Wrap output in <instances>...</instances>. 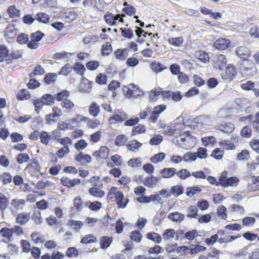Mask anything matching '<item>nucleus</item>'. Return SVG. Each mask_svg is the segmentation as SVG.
Returning <instances> with one entry per match:
<instances>
[{
  "label": "nucleus",
  "instance_id": "nucleus-40",
  "mask_svg": "<svg viewBox=\"0 0 259 259\" xmlns=\"http://www.w3.org/2000/svg\"><path fill=\"white\" fill-rule=\"evenodd\" d=\"M68 225L71 226L77 232L81 228L83 225V223L81 221L70 220L68 221Z\"/></svg>",
  "mask_w": 259,
  "mask_h": 259
},
{
  "label": "nucleus",
  "instance_id": "nucleus-39",
  "mask_svg": "<svg viewBox=\"0 0 259 259\" xmlns=\"http://www.w3.org/2000/svg\"><path fill=\"white\" fill-rule=\"evenodd\" d=\"M148 239L153 241L154 242L159 243L161 241V236L155 232H150L147 234Z\"/></svg>",
  "mask_w": 259,
  "mask_h": 259
},
{
  "label": "nucleus",
  "instance_id": "nucleus-21",
  "mask_svg": "<svg viewBox=\"0 0 259 259\" xmlns=\"http://www.w3.org/2000/svg\"><path fill=\"white\" fill-rule=\"evenodd\" d=\"M83 207V204L82 202L81 199L80 197L77 196L73 200V206L72 210L76 212L80 211Z\"/></svg>",
  "mask_w": 259,
  "mask_h": 259
},
{
  "label": "nucleus",
  "instance_id": "nucleus-27",
  "mask_svg": "<svg viewBox=\"0 0 259 259\" xmlns=\"http://www.w3.org/2000/svg\"><path fill=\"white\" fill-rule=\"evenodd\" d=\"M89 192L91 195L96 197L101 198L105 195V192L103 190L96 187L90 188Z\"/></svg>",
  "mask_w": 259,
  "mask_h": 259
},
{
  "label": "nucleus",
  "instance_id": "nucleus-36",
  "mask_svg": "<svg viewBox=\"0 0 259 259\" xmlns=\"http://www.w3.org/2000/svg\"><path fill=\"white\" fill-rule=\"evenodd\" d=\"M198 210L196 206L191 205L188 209V212H189L187 215V217L190 218H197L198 214L197 213Z\"/></svg>",
  "mask_w": 259,
  "mask_h": 259
},
{
  "label": "nucleus",
  "instance_id": "nucleus-42",
  "mask_svg": "<svg viewBox=\"0 0 259 259\" xmlns=\"http://www.w3.org/2000/svg\"><path fill=\"white\" fill-rule=\"evenodd\" d=\"M57 76V74L55 73H48L45 75L44 78L45 82L47 84H50L56 80Z\"/></svg>",
  "mask_w": 259,
  "mask_h": 259
},
{
  "label": "nucleus",
  "instance_id": "nucleus-44",
  "mask_svg": "<svg viewBox=\"0 0 259 259\" xmlns=\"http://www.w3.org/2000/svg\"><path fill=\"white\" fill-rule=\"evenodd\" d=\"M0 177L3 185H7L12 182V176L9 172H4L0 175Z\"/></svg>",
  "mask_w": 259,
  "mask_h": 259
},
{
  "label": "nucleus",
  "instance_id": "nucleus-8",
  "mask_svg": "<svg viewBox=\"0 0 259 259\" xmlns=\"http://www.w3.org/2000/svg\"><path fill=\"white\" fill-rule=\"evenodd\" d=\"M229 44V39L220 38L214 41L213 46L218 50H225L228 48Z\"/></svg>",
  "mask_w": 259,
  "mask_h": 259
},
{
  "label": "nucleus",
  "instance_id": "nucleus-62",
  "mask_svg": "<svg viewBox=\"0 0 259 259\" xmlns=\"http://www.w3.org/2000/svg\"><path fill=\"white\" fill-rule=\"evenodd\" d=\"M127 139L123 135H120L117 136L115 139V144L116 146H120L124 145Z\"/></svg>",
  "mask_w": 259,
  "mask_h": 259
},
{
  "label": "nucleus",
  "instance_id": "nucleus-34",
  "mask_svg": "<svg viewBox=\"0 0 259 259\" xmlns=\"http://www.w3.org/2000/svg\"><path fill=\"white\" fill-rule=\"evenodd\" d=\"M36 19L39 22L46 24L49 22L50 16L43 12L38 13Z\"/></svg>",
  "mask_w": 259,
  "mask_h": 259
},
{
  "label": "nucleus",
  "instance_id": "nucleus-30",
  "mask_svg": "<svg viewBox=\"0 0 259 259\" xmlns=\"http://www.w3.org/2000/svg\"><path fill=\"white\" fill-rule=\"evenodd\" d=\"M198 59L204 63H207L209 61L208 54L204 51H199L196 54Z\"/></svg>",
  "mask_w": 259,
  "mask_h": 259
},
{
  "label": "nucleus",
  "instance_id": "nucleus-33",
  "mask_svg": "<svg viewBox=\"0 0 259 259\" xmlns=\"http://www.w3.org/2000/svg\"><path fill=\"white\" fill-rule=\"evenodd\" d=\"M7 13L11 18H17L20 16V12L17 10L15 6L13 5L10 6L8 10Z\"/></svg>",
  "mask_w": 259,
  "mask_h": 259
},
{
  "label": "nucleus",
  "instance_id": "nucleus-20",
  "mask_svg": "<svg viewBox=\"0 0 259 259\" xmlns=\"http://www.w3.org/2000/svg\"><path fill=\"white\" fill-rule=\"evenodd\" d=\"M176 169L173 167L164 168L161 171L162 177L164 178H169L176 174Z\"/></svg>",
  "mask_w": 259,
  "mask_h": 259
},
{
  "label": "nucleus",
  "instance_id": "nucleus-18",
  "mask_svg": "<svg viewBox=\"0 0 259 259\" xmlns=\"http://www.w3.org/2000/svg\"><path fill=\"white\" fill-rule=\"evenodd\" d=\"M218 129L225 133H231L234 130V125L232 123L222 124L218 126Z\"/></svg>",
  "mask_w": 259,
  "mask_h": 259
},
{
  "label": "nucleus",
  "instance_id": "nucleus-19",
  "mask_svg": "<svg viewBox=\"0 0 259 259\" xmlns=\"http://www.w3.org/2000/svg\"><path fill=\"white\" fill-rule=\"evenodd\" d=\"M185 218V215L180 213L179 212H174L170 213L168 215V218L173 222L180 223Z\"/></svg>",
  "mask_w": 259,
  "mask_h": 259
},
{
  "label": "nucleus",
  "instance_id": "nucleus-10",
  "mask_svg": "<svg viewBox=\"0 0 259 259\" xmlns=\"http://www.w3.org/2000/svg\"><path fill=\"white\" fill-rule=\"evenodd\" d=\"M226 74L222 75L224 79H232L237 74V71L235 67L232 64H229L226 66Z\"/></svg>",
  "mask_w": 259,
  "mask_h": 259
},
{
  "label": "nucleus",
  "instance_id": "nucleus-48",
  "mask_svg": "<svg viewBox=\"0 0 259 259\" xmlns=\"http://www.w3.org/2000/svg\"><path fill=\"white\" fill-rule=\"evenodd\" d=\"M40 139L41 143L45 145H48L49 141L51 139V136L45 131H42L40 134Z\"/></svg>",
  "mask_w": 259,
  "mask_h": 259
},
{
  "label": "nucleus",
  "instance_id": "nucleus-45",
  "mask_svg": "<svg viewBox=\"0 0 259 259\" xmlns=\"http://www.w3.org/2000/svg\"><path fill=\"white\" fill-rule=\"evenodd\" d=\"M251 183L249 185L250 189L255 190L259 189V177L253 176L251 178Z\"/></svg>",
  "mask_w": 259,
  "mask_h": 259
},
{
  "label": "nucleus",
  "instance_id": "nucleus-28",
  "mask_svg": "<svg viewBox=\"0 0 259 259\" xmlns=\"http://www.w3.org/2000/svg\"><path fill=\"white\" fill-rule=\"evenodd\" d=\"M183 41V38L181 36L177 37H170L168 39V42L170 45L177 47L181 46Z\"/></svg>",
  "mask_w": 259,
  "mask_h": 259
},
{
  "label": "nucleus",
  "instance_id": "nucleus-24",
  "mask_svg": "<svg viewBox=\"0 0 259 259\" xmlns=\"http://www.w3.org/2000/svg\"><path fill=\"white\" fill-rule=\"evenodd\" d=\"M160 179V178H156L152 176L151 177L146 178L144 184L146 186L152 187L157 184Z\"/></svg>",
  "mask_w": 259,
  "mask_h": 259
},
{
  "label": "nucleus",
  "instance_id": "nucleus-50",
  "mask_svg": "<svg viewBox=\"0 0 259 259\" xmlns=\"http://www.w3.org/2000/svg\"><path fill=\"white\" fill-rule=\"evenodd\" d=\"M239 180L236 177H230L226 181L225 184L223 186V187H226L228 186H234L238 183Z\"/></svg>",
  "mask_w": 259,
  "mask_h": 259
},
{
  "label": "nucleus",
  "instance_id": "nucleus-25",
  "mask_svg": "<svg viewBox=\"0 0 259 259\" xmlns=\"http://www.w3.org/2000/svg\"><path fill=\"white\" fill-rule=\"evenodd\" d=\"M112 237L107 236H102L100 238V245L101 248L103 249H107L112 242Z\"/></svg>",
  "mask_w": 259,
  "mask_h": 259
},
{
  "label": "nucleus",
  "instance_id": "nucleus-5",
  "mask_svg": "<svg viewBox=\"0 0 259 259\" xmlns=\"http://www.w3.org/2000/svg\"><path fill=\"white\" fill-rule=\"evenodd\" d=\"M52 110V113L46 115V119L47 124H50L53 122H56L57 120L54 118L60 117L62 115L61 110L57 107H54Z\"/></svg>",
  "mask_w": 259,
  "mask_h": 259
},
{
  "label": "nucleus",
  "instance_id": "nucleus-6",
  "mask_svg": "<svg viewBox=\"0 0 259 259\" xmlns=\"http://www.w3.org/2000/svg\"><path fill=\"white\" fill-rule=\"evenodd\" d=\"M25 204V201L23 199H13L11 202V207L10 209L12 213L14 215L16 213L15 210H18L22 209Z\"/></svg>",
  "mask_w": 259,
  "mask_h": 259
},
{
  "label": "nucleus",
  "instance_id": "nucleus-37",
  "mask_svg": "<svg viewBox=\"0 0 259 259\" xmlns=\"http://www.w3.org/2000/svg\"><path fill=\"white\" fill-rule=\"evenodd\" d=\"M16 34V30L13 26L7 27L5 31V35L9 38L15 37Z\"/></svg>",
  "mask_w": 259,
  "mask_h": 259
},
{
  "label": "nucleus",
  "instance_id": "nucleus-32",
  "mask_svg": "<svg viewBox=\"0 0 259 259\" xmlns=\"http://www.w3.org/2000/svg\"><path fill=\"white\" fill-rule=\"evenodd\" d=\"M184 192V187L182 185L173 186L170 189V193L175 197H178Z\"/></svg>",
  "mask_w": 259,
  "mask_h": 259
},
{
  "label": "nucleus",
  "instance_id": "nucleus-55",
  "mask_svg": "<svg viewBox=\"0 0 259 259\" xmlns=\"http://www.w3.org/2000/svg\"><path fill=\"white\" fill-rule=\"evenodd\" d=\"M175 231L172 229H168L163 234V238L166 240H170L174 238Z\"/></svg>",
  "mask_w": 259,
  "mask_h": 259
},
{
  "label": "nucleus",
  "instance_id": "nucleus-41",
  "mask_svg": "<svg viewBox=\"0 0 259 259\" xmlns=\"http://www.w3.org/2000/svg\"><path fill=\"white\" fill-rule=\"evenodd\" d=\"M176 175L181 179L186 180L191 175V174L188 170L184 168L176 172Z\"/></svg>",
  "mask_w": 259,
  "mask_h": 259
},
{
  "label": "nucleus",
  "instance_id": "nucleus-23",
  "mask_svg": "<svg viewBox=\"0 0 259 259\" xmlns=\"http://www.w3.org/2000/svg\"><path fill=\"white\" fill-rule=\"evenodd\" d=\"M30 219V214L27 213H19L16 218V222L20 225L26 223Z\"/></svg>",
  "mask_w": 259,
  "mask_h": 259
},
{
  "label": "nucleus",
  "instance_id": "nucleus-58",
  "mask_svg": "<svg viewBox=\"0 0 259 259\" xmlns=\"http://www.w3.org/2000/svg\"><path fill=\"white\" fill-rule=\"evenodd\" d=\"M249 157L250 154L249 151L246 150H243L238 154L237 159L238 160H246Z\"/></svg>",
  "mask_w": 259,
  "mask_h": 259
},
{
  "label": "nucleus",
  "instance_id": "nucleus-13",
  "mask_svg": "<svg viewBox=\"0 0 259 259\" xmlns=\"http://www.w3.org/2000/svg\"><path fill=\"white\" fill-rule=\"evenodd\" d=\"M61 107L64 109V112L69 113L74 107V103L68 98L60 103Z\"/></svg>",
  "mask_w": 259,
  "mask_h": 259
},
{
  "label": "nucleus",
  "instance_id": "nucleus-12",
  "mask_svg": "<svg viewBox=\"0 0 259 259\" xmlns=\"http://www.w3.org/2000/svg\"><path fill=\"white\" fill-rule=\"evenodd\" d=\"M137 91H141L140 89L134 84H130L127 88L126 95L129 97H137L140 95V94L137 93Z\"/></svg>",
  "mask_w": 259,
  "mask_h": 259
},
{
  "label": "nucleus",
  "instance_id": "nucleus-1",
  "mask_svg": "<svg viewBox=\"0 0 259 259\" xmlns=\"http://www.w3.org/2000/svg\"><path fill=\"white\" fill-rule=\"evenodd\" d=\"M127 114L122 110H115L114 114L110 117L109 121L110 124H118L127 118Z\"/></svg>",
  "mask_w": 259,
  "mask_h": 259
},
{
  "label": "nucleus",
  "instance_id": "nucleus-16",
  "mask_svg": "<svg viewBox=\"0 0 259 259\" xmlns=\"http://www.w3.org/2000/svg\"><path fill=\"white\" fill-rule=\"evenodd\" d=\"M75 160L80 162L82 165L89 163L91 160V156L87 154H82L80 153L77 155L75 158Z\"/></svg>",
  "mask_w": 259,
  "mask_h": 259
},
{
  "label": "nucleus",
  "instance_id": "nucleus-51",
  "mask_svg": "<svg viewBox=\"0 0 259 259\" xmlns=\"http://www.w3.org/2000/svg\"><path fill=\"white\" fill-rule=\"evenodd\" d=\"M30 159L29 155L25 153H21L17 155L16 160L19 164L28 161Z\"/></svg>",
  "mask_w": 259,
  "mask_h": 259
},
{
  "label": "nucleus",
  "instance_id": "nucleus-22",
  "mask_svg": "<svg viewBox=\"0 0 259 259\" xmlns=\"http://www.w3.org/2000/svg\"><path fill=\"white\" fill-rule=\"evenodd\" d=\"M69 92L66 90H63L60 92L57 93L54 96L55 100H56L57 101H60L61 102H63V101H64L65 100L67 99L69 96Z\"/></svg>",
  "mask_w": 259,
  "mask_h": 259
},
{
  "label": "nucleus",
  "instance_id": "nucleus-35",
  "mask_svg": "<svg viewBox=\"0 0 259 259\" xmlns=\"http://www.w3.org/2000/svg\"><path fill=\"white\" fill-rule=\"evenodd\" d=\"M97 241L96 237L93 235L89 234L83 237L80 241V243L82 244H89L91 243H95Z\"/></svg>",
  "mask_w": 259,
  "mask_h": 259
},
{
  "label": "nucleus",
  "instance_id": "nucleus-46",
  "mask_svg": "<svg viewBox=\"0 0 259 259\" xmlns=\"http://www.w3.org/2000/svg\"><path fill=\"white\" fill-rule=\"evenodd\" d=\"M0 233L4 237L7 238L9 240L13 236L11 228H3L0 231Z\"/></svg>",
  "mask_w": 259,
  "mask_h": 259
},
{
  "label": "nucleus",
  "instance_id": "nucleus-11",
  "mask_svg": "<svg viewBox=\"0 0 259 259\" xmlns=\"http://www.w3.org/2000/svg\"><path fill=\"white\" fill-rule=\"evenodd\" d=\"M61 184L65 186L72 187L76 185L79 184L80 183V180L78 179L70 180L66 177H62L61 179Z\"/></svg>",
  "mask_w": 259,
  "mask_h": 259
},
{
  "label": "nucleus",
  "instance_id": "nucleus-3",
  "mask_svg": "<svg viewBox=\"0 0 259 259\" xmlns=\"http://www.w3.org/2000/svg\"><path fill=\"white\" fill-rule=\"evenodd\" d=\"M166 108V106L163 104L156 106L152 110L151 116L149 118L150 122L154 123L156 121L159 115Z\"/></svg>",
  "mask_w": 259,
  "mask_h": 259
},
{
  "label": "nucleus",
  "instance_id": "nucleus-14",
  "mask_svg": "<svg viewBox=\"0 0 259 259\" xmlns=\"http://www.w3.org/2000/svg\"><path fill=\"white\" fill-rule=\"evenodd\" d=\"M9 203L8 198L3 193L0 192V209L2 216H4V210L8 207Z\"/></svg>",
  "mask_w": 259,
  "mask_h": 259
},
{
  "label": "nucleus",
  "instance_id": "nucleus-15",
  "mask_svg": "<svg viewBox=\"0 0 259 259\" xmlns=\"http://www.w3.org/2000/svg\"><path fill=\"white\" fill-rule=\"evenodd\" d=\"M100 110V106L95 102H92L89 106V112L94 117L97 116Z\"/></svg>",
  "mask_w": 259,
  "mask_h": 259
},
{
  "label": "nucleus",
  "instance_id": "nucleus-38",
  "mask_svg": "<svg viewBox=\"0 0 259 259\" xmlns=\"http://www.w3.org/2000/svg\"><path fill=\"white\" fill-rule=\"evenodd\" d=\"M197 159L196 153L192 152H187L183 157V159L186 162H191L195 161Z\"/></svg>",
  "mask_w": 259,
  "mask_h": 259
},
{
  "label": "nucleus",
  "instance_id": "nucleus-2",
  "mask_svg": "<svg viewBox=\"0 0 259 259\" xmlns=\"http://www.w3.org/2000/svg\"><path fill=\"white\" fill-rule=\"evenodd\" d=\"M227 60L226 56L223 54L216 55L213 58V66L216 69L223 70L226 67Z\"/></svg>",
  "mask_w": 259,
  "mask_h": 259
},
{
  "label": "nucleus",
  "instance_id": "nucleus-9",
  "mask_svg": "<svg viewBox=\"0 0 259 259\" xmlns=\"http://www.w3.org/2000/svg\"><path fill=\"white\" fill-rule=\"evenodd\" d=\"M236 53L241 59L246 60L248 58L250 55V50L246 47L240 46L236 49Z\"/></svg>",
  "mask_w": 259,
  "mask_h": 259
},
{
  "label": "nucleus",
  "instance_id": "nucleus-4",
  "mask_svg": "<svg viewBox=\"0 0 259 259\" xmlns=\"http://www.w3.org/2000/svg\"><path fill=\"white\" fill-rule=\"evenodd\" d=\"M114 197L118 208H124L128 202V199L124 198L123 194L120 191L115 192Z\"/></svg>",
  "mask_w": 259,
  "mask_h": 259
},
{
  "label": "nucleus",
  "instance_id": "nucleus-64",
  "mask_svg": "<svg viewBox=\"0 0 259 259\" xmlns=\"http://www.w3.org/2000/svg\"><path fill=\"white\" fill-rule=\"evenodd\" d=\"M163 137L160 135H157L152 137L150 140V144L151 145H158L162 141Z\"/></svg>",
  "mask_w": 259,
  "mask_h": 259
},
{
  "label": "nucleus",
  "instance_id": "nucleus-47",
  "mask_svg": "<svg viewBox=\"0 0 259 259\" xmlns=\"http://www.w3.org/2000/svg\"><path fill=\"white\" fill-rule=\"evenodd\" d=\"M130 237L134 241L139 243L141 241L142 235L139 231L135 230L132 232Z\"/></svg>",
  "mask_w": 259,
  "mask_h": 259
},
{
  "label": "nucleus",
  "instance_id": "nucleus-17",
  "mask_svg": "<svg viewBox=\"0 0 259 259\" xmlns=\"http://www.w3.org/2000/svg\"><path fill=\"white\" fill-rule=\"evenodd\" d=\"M97 158L106 159L109 154V149L106 146H102L98 151L94 154Z\"/></svg>",
  "mask_w": 259,
  "mask_h": 259
},
{
  "label": "nucleus",
  "instance_id": "nucleus-57",
  "mask_svg": "<svg viewBox=\"0 0 259 259\" xmlns=\"http://www.w3.org/2000/svg\"><path fill=\"white\" fill-rule=\"evenodd\" d=\"M165 157V154L163 152L158 153L153 156L151 157L150 160L153 163H157L159 161L163 160Z\"/></svg>",
  "mask_w": 259,
  "mask_h": 259
},
{
  "label": "nucleus",
  "instance_id": "nucleus-60",
  "mask_svg": "<svg viewBox=\"0 0 259 259\" xmlns=\"http://www.w3.org/2000/svg\"><path fill=\"white\" fill-rule=\"evenodd\" d=\"M219 145L227 150L233 149L235 147L234 144L228 140H223L219 142Z\"/></svg>",
  "mask_w": 259,
  "mask_h": 259
},
{
  "label": "nucleus",
  "instance_id": "nucleus-54",
  "mask_svg": "<svg viewBox=\"0 0 259 259\" xmlns=\"http://www.w3.org/2000/svg\"><path fill=\"white\" fill-rule=\"evenodd\" d=\"M66 255L69 257H77L78 255V251L75 247H70L67 249Z\"/></svg>",
  "mask_w": 259,
  "mask_h": 259
},
{
  "label": "nucleus",
  "instance_id": "nucleus-49",
  "mask_svg": "<svg viewBox=\"0 0 259 259\" xmlns=\"http://www.w3.org/2000/svg\"><path fill=\"white\" fill-rule=\"evenodd\" d=\"M126 49L120 50L118 49L114 52L115 55L117 59L121 60H125L127 57V54L125 53Z\"/></svg>",
  "mask_w": 259,
  "mask_h": 259
},
{
  "label": "nucleus",
  "instance_id": "nucleus-31",
  "mask_svg": "<svg viewBox=\"0 0 259 259\" xmlns=\"http://www.w3.org/2000/svg\"><path fill=\"white\" fill-rule=\"evenodd\" d=\"M201 191V189L198 186L189 187L186 189V195L189 197H192L195 194L200 192Z\"/></svg>",
  "mask_w": 259,
  "mask_h": 259
},
{
  "label": "nucleus",
  "instance_id": "nucleus-26",
  "mask_svg": "<svg viewBox=\"0 0 259 259\" xmlns=\"http://www.w3.org/2000/svg\"><path fill=\"white\" fill-rule=\"evenodd\" d=\"M142 146V144L137 140H134L131 141L126 145L127 148L132 151L136 152L139 150V148Z\"/></svg>",
  "mask_w": 259,
  "mask_h": 259
},
{
  "label": "nucleus",
  "instance_id": "nucleus-63",
  "mask_svg": "<svg viewBox=\"0 0 259 259\" xmlns=\"http://www.w3.org/2000/svg\"><path fill=\"white\" fill-rule=\"evenodd\" d=\"M104 19L106 22L110 25H115L114 15L111 13H108L104 15Z\"/></svg>",
  "mask_w": 259,
  "mask_h": 259
},
{
  "label": "nucleus",
  "instance_id": "nucleus-61",
  "mask_svg": "<svg viewBox=\"0 0 259 259\" xmlns=\"http://www.w3.org/2000/svg\"><path fill=\"white\" fill-rule=\"evenodd\" d=\"M121 35L127 38H132L134 36V32L131 28H122L121 29Z\"/></svg>",
  "mask_w": 259,
  "mask_h": 259
},
{
  "label": "nucleus",
  "instance_id": "nucleus-43",
  "mask_svg": "<svg viewBox=\"0 0 259 259\" xmlns=\"http://www.w3.org/2000/svg\"><path fill=\"white\" fill-rule=\"evenodd\" d=\"M72 69H73L76 73L79 74L81 75L84 74V72L85 71V68L84 65L79 62L75 63Z\"/></svg>",
  "mask_w": 259,
  "mask_h": 259
},
{
  "label": "nucleus",
  "instance_id": "nucleus-7",
  "mask_svg": "<svg viewBox=\"0 0 259 259\" xmlns=\"http://www.w3.org/2000/svg\"><path fill=\"white\" fill-rule=\"evenodd\" d=\"M250 66L244 67V68L241 69V73L243 76L246 78L254 75L256 71L255 64L252 62H250Z\"/></svg>",
  "mask_w": 259,
  "mask_h": 259
},
{
  "label": "nucleus",
  "instance_id": "nucleus-59",
  "mask_svg": "<svg viewBox=\"0 0 259 259\" xmlns=\"http://www.w3.org/2000/svg\"><path fill=\"white\" fill-rule=\"evenodd\" d=\"M72 70V66L69 64H66L63 67H62L60 71L59 74L67 76L68 74H69Z\"/></svg>",
  "mask_w": 259,
  "mask_h": 259
},
{
  "label": "nucleus",
  "instance_id": "nucleus-52",
  "mask_svg": "<svg viewBox=\"0 0 259 259\" xmlns=\"http://www.w3.org/2000/svg\"><path fill=\"white\" fill-rule=\"evenodd\" d=\"M226 210L227 209L224 206H219L217 209V215L222 219L226 220L227 218Z\"/></svg>",
  "mask_w": 259,
  "mask_h": 259
},
{
  "label": "nucleus",
  "instance_id": "nucleus-56",
  "mask_svg": "<svg viewBox=\"0 0 259 259\" xmlns=\"http://www.w3.org/2000/svg\"><path fill=\"white\" fill-rule=\"evenodd\" d=\"M146 131V128L144 125L142 124H139L138 125L134 127L132 131V135L133 136L137 134L144 133Z\"/></svg>",
  "mask_w": 259,
  "mask_h": 259
},
{
  "label": "nucleus",
  "instance_id": "nucleus-29",
  "mask_svg": "<svg viewBox=\"0 0 259 259\" xmlns=\"http://www.w3.org/2000/svg\"><path fill=\"white\" fill-rule=\"evenodd\" d=\"M41 100L45 103V105L50 106L54 103L55 98L54 96L51 94H46L44 95L41 97Z\"/></svg>",
  "mask_w": 259,
  "mask_h": 259
},
{
  "label": "nucleus",
  "instance_id": "nucleus-53",
  "mask_svg": "<svg viewBox=\"0 0 259 259\" xmlns=\"http://www.w3.org/2000/svg\"><path fill=\"white\" fill-rule=\"evenodd\" d=\"M33 105L35 108V111L37 113H39L40 110L43 107V106L45 105V103L42 100H41V98L37 99L34 101Z\"/></svg>",
  "mask_w": 259,
  "mask_h": 259
}]
</instances>
